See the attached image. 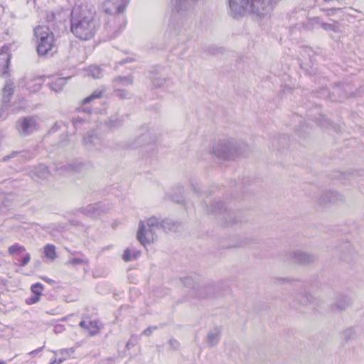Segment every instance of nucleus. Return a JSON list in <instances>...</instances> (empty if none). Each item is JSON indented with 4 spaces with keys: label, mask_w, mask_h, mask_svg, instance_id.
Here are the masks:
<instances>
[{
    "label": "nucleus",
    "mask_w": 364,
    "mask_h": 364,
    "mask_svg": "<svg viewBox=\"0 0 364 364\" xmlns=\"http://www.w3.org/2000/svg\"><path fill=\"white\" fill-rule=\"evenodd\" d=\"M98 28L95 13L87 6L75 5L71 14V31L75 36L82 41L91 39Z\"/></svg>",
    "instance_id": "f257e3e1"
},
{
    "label": "nucleus",
    "mask_w": 364,
    "mask_h": 364,
    "mask_svg": "<svg viewBox=\"0 0 364 364\" xmlns=\"http://www.w3.org/2000/svg\"><path fill=\"white\" fill-rule=\"evenodd\" d=\"M247 149L245 143L228 138L219 140L213 148L214 154L220 159L235 160L242 156Z\"/></svg>",
    "instance_id": "f03ea898"
},
{
    "label": "nucleus",
    "mask_w": 364,
    "mask_h": 364,
    "mask_svg": "<svg viewBox=\"0 0 364 364\" xmlns=\"http://www.w3.org/2000/svg\"><path fill=\"white\" fill-rule=\"evenodd\" d=\"M37 43V51L41 55H47L55 46L53 33L48 27L38 26L34 28Z\"/></svg>",
    "instance_id": "7ed1b4c3"
},
{
    "label": "nucleus",
    "mask_w": 364,
    "mask_h": 364,
    "mask_svg": "<svg viewBox=\"0 0 364 364\" xmlns=\"http://www.w3.org/2000/svg\"><path fill=\"white\" fill-rule=\"evenodd\" d=\"M129 0H105L102 4L103 11L109 14H117L121 21L119 29L124 28L126 20L122 15Z\"/></svg>",
    "instance_id": "20e7f679"
},
{
    "label": "nucleus",
    "mask_w": 364,
    "mask_h": 364,
    "mask_svg": "<svg viewBox=\"0 0 364 364\" xmlns=\"http://www.w3.org/2000/svg\"><path fill=\"white\" fill-rule=\"evenodd\" d=\"M159 232L155 229L146 228L144 222L141 220L136 235L137 240L143 246H146L157 240Z\"/></svg>",
    "instance_id": "39448f33"
},
{
    "label": "nucleus",
    "mask_w": 364,
    "mask_h": 364,
    "mask_svg": "<svg viewBox=\"0 0 364 364\" xmlns=\"http://www.w3.org/2000/svg\"><path fill=\"white\" fill-rule=\"evenodd\" d=\"M21 135L27 136L37 129L36 119L33 117H26L21 119L16 124Z\"/></svg>",
    "instance_id": "423d86ee"
},
{
    "label": "nucleus",
    "mask_w": 364,
    "mask_h": 364,
    "mask_svg": "<svg viewBox=\"0 0 364 364\" xmlns=\"http://www.w3.org/2000/svg\"><path fill=\"white\" fill-rule=\"evenodd\" d=\"M84 144L90 151H100L104 146L102 139L92 132H87L85 136Z\"/></svg>",
    "instance_id": "0eeeda50"
},
{
    "label": "nucleus",
    "mask_w": 364,
    "mask_h": 364,
    "mask_svg": "<svg viewBox=\"0 0 364 364\" xmlns=\"http://www.w3.org/2000/svg\"><path fill=\"white\" fill-rule=\"evenodd\" d=\"M291 259L294 263L300 265H308L313 263L315 256L301 250H295L291 254Z\"/></svg>",
    "instance_id": "6e6552de"
},
{
    "label": "nucleus",
    "mask_w": 364,
    "mask_h": 364,
    "mask_svg": "<svg viewBox=\"0 0 364 364\" xmlns=\"http://www.w3.org/2000/svg\"><path fill=\"white\" fill-rule=\"evenodd\" d=\"M194 296L198 299H207L213 296L215 285L213 284H197L193 287Z\"/></svg>",
    "instance_id": "1a4fd4ad"
},
{
    "label": "nucleus",
    "mask_w": 364,
    "mask_h": 364,
    "mask_svg": "<svg viewBox=\"0 0 364 364\" xmlns=\"http://www.w3.org/2000/svg\"><path fill=\"white\" fill-rule=\"evenodd\" d=\"M250 0H229V6L235 16L243 15L249 5Z\"/></svg>",
    "instance_id": "9d476101"
},
{
    "label": "nucleus",
    "mask_w": 364,
    "mask_h": 364,
    "mask_svg": "<svg viewBox=\"0 0 364 364\" xmlns=\"http://www.w3.org/2000/svg\"><path fill=\"white\" fill-rule=\"evenodd\" d=\"M11 55L9 48L3 46L0 50V75H4L8 73Z\"/></svg>",
    "instance_id": "9b49d317"
},
{
    "label": "nucleus",
    "mask_w": 364,
    "mask_h": 364,
    "mask_svg": "<svg viewBox=\"0 0 364 364\" xmlns=\"http://www.w3.org/2000/svg\"><path fill=\"white\" fill-rule=\"evenodd\" d=\"M197 0H171L172 13L185 11L193 6Z\"/></svg>",
    "instance_id": "f8f14e48"
},
{
    "label": "nucleus",
    "mask_w": 364,
    "mask_h": 364,
    "mask_svg": "<svg viewBox=\"0 0 364 364\" xmlns=\"http://www.w3.org/2000/svg\"><path fill=\"white\" fill-rule=\"evenodd\" d=\"M342 200L343 196L341 194L336 191H328L324 192L321 195L319 199V203L321 204H326L328 203H337L340 201H342Z\"/></svg>",
    "instance_id": "ddd939ff"
},
{
    "label": "nucleus",
    "mask_w": 364,
    "mask_h": 364,
    "mask_svg": "<svg viewBox=\"0 0 364 364\" xmlns=\"http://www.w3.org/2000/svg\"><path fill=\"white\" fill-rule=\"evenodd\" d=\"M80 326L87 330L90 336L98 334L101 329V326L97 321L83 320L80 322Z\"/></svg>",
    "instance_id": "4468645a"
},
{
    "label": "nucleus",
    "mask_w": 364,
    "mask_h": 364,
    "mask_svg": "<svg viewBox=\"0 0 364 364\" xmlns=\"http://www.w3.org/2000/svg\"><path fill=\"white\" fill-rule=\"evenodd\" d=\"M221 331L218 327L210 330L206 336V343L209 347H213L219 343L220 340Z\"/></svg>",
    "instance_id": "2eb2a0df"
},
{
    "label": "nucleus",
    "mask_w": 364,
    "mask_h": 364,
    "mask_svg": "<svg viewBox=\"0 0 364 364\" xmlns=\"http://www.w3.org/2000/svg\"><path fill=\"white\" fill-rule=\"evenodd\" d=\"M24 80H26V85L27 86V89L31 92H36L40 90L42 83H43V80L41 77H29L28 79L27 78L22 79L21 80L22 82H21L20 83L22 84Z\"/></svg>",
    "instance_id": "dca6fc26"
},
{
    "label": "nucleus",
    "mask_w": 364,
    "mask_h": 364,
    "mask_svg": "<svg viewBox=\"0 0 364 364\" xmlns=\"http://www.w3.org/2000/svg\"><path fill=\"white\" fill-rule=\"evenodd\" d=\"M133 83L134 77L132 75L118 76L113 80V87L119 90L123 87L132 85Z\"/></svg>",
    "instance_id": "f3484780"
},
{
    "label": "nucleus",
    "mask_w": 364,
    "mask_h": 364,
    "mask_svg": "<svg viewBox=\"0 0 364 364\" xmlns=\"http://www.w3.org/2000/svg\"><path fill=\"white\" fill-rule=\"evenodd\" d=\"M146 223L149 228L155 229L158 232H161L163 228H166V222L160 223L159 220L154 216L148 218Z\"/></svg>",
    "instance_id": "a211bd4d"
},
{
    "label": "nucleus",
    "mask_w": 364,
    "mask_h": 364,
    "mask_svg": "<svg viewBox=\"0 0 364 364\" xmlns=\"http://www.w3.org/2000/svg\"><path fill=\"white\" fill-rule=\"evenodd\" d=\"M138 144L141 146L149 144L156 141L155 136H153L150 132H146V133L142 134L140 136H139Z\"/></svg>",
    "instance_id": "6ab92c4d"
},
{
    "label": "nucleus",
    "mask_w": 364,
    "mask_h": 364,
    "mask_svg": "<svg viewBox=\"0 0 364 364\" xmlns=\"http://www.w3.org/2000/svg\"><path fill=\"white\" fill-rule=\"evenodd\" d=\"M67 78L60 77L50 84V87L55 92H60L66 84Z\"/></svg>",
    "instance_id": "aec40b11"
},
{
    "label": "nucleus",
    "mask_w": 364,
    "mask_h": 364,
    "mask_svg": "<svg viewBox=\"0 0 364 364\" xmlns=\"http://www.w3.org/2000/svg\"><path fill=\"white\" fill-rule=\"evenodd\" d=\"M14 87L13 83L7 82L3 90V100L5 102H8L10 100L11 96L13 95Z\"/></svg>",
    "instance_id": "412c9836"
},
{
    "label": "nucleus",
    "mask_w": 364,
    "mask_h": 364,
    "mask_svg": "<svg viewBox=\"0 0 364 364\" xmlns=\"http://www.w3.org/2000/svg\"><path fill=\"white\" fill-rule=\"evenodd\" d=\"M140 254V251L132 252V250L129 248H127L124 250V254L122 255V258L125 262H129L132 259L138 258Z\"/></svg>",
    "instance_id": "4be33fe9"
},
{
    "label": "nucleus",
    "mask_w": 364,
    "mask_h": 364,
    "mask_svg": "<svg viewBox=\"0 0 364 364\" xmlns=\"http://www.w3.org/2000/svg\"><path fill=\"white\" fill-rule=\"evenodd\" d=\"M322 21L318 17H314L312 18H309L306 23V27L308 29H314L321 28Z\"/></svg>",
    "instance_id": "5701e85b"
},
{
    "label": "nucleus",
    "mask_w": 364,
    "mask_h": 364,
    "mask_svg": "<svg viewBox=\"0 0 364 364\" xmlns=\"http://www.w3.org/2000/svg\"><path fill=\"white\" fill-rule=\"evenodd\" d=\"M103 93L104 90H96L90 96L84 99L83 103L88 104L92 102L94 100L102 98Z\"/></svg>",
    "instance_id": "b1692460"
},
{
    "label": "nucleus",
    "mask_w": 364,
    "mask_h": 364,
    "mask_svg": "<svg viewBox=\"0 0 364 364\" xmlns=\"http://www.w3.org/2000/svg\"><path fill=\"white\" fill-rule=\"evenodd\" d=\"M225 205L222 202H215L211 205L210 211L214 214H221L225 210Z\"/></svg>",
    "instance_id": "393cba45"
},
{
    "label": "nucleus",
    "mask_w": 364,
    "mask_h": 364,
    "mask_svg": "<svg viewBox=\"0 0 364 364\" xmlns=\"http://www.w3.org/2000/svg\"><path fill=\"white\" fill-rule=\"evenodd\" d=\"M44 251H45V255L48 258L53 260L56 257L55 248L54 245H46L44 247Z\"/></svg>",
    "instance_id": "a878e982"
},
{
    "label": "nucleus",
    "mask_w": 364,
    "mask_h": 364,
    "mask_svg": "<svg viewBox=\"0 0 364 364\" xmlns=\"http://www.w3.org/2000/svg\"><path fill=\"white\" fill-rule=\"evenodd\" d=\"M321 28L325 31H333L334 32H339V26L337 22H333V23H328L322 21Z\"/></svg>",
    "instance_id": "bb28decb"
},
{
    "label": "nucleus",
    "mask_w": 364,
    "mask_h": 364,
    "mask_svg": "<svg viewBox=\"0 0 364 364\" xmlns=\"http://www.w3.org/2000/svg\"><path fill=\"white\" fill-rule=\"evenodd\" d=\"M90 75L95 79H100L103 76V72L100 67L92 66L90 68Z\"/></svg>",
    "instance_id": "cd10ccee"
},
{
    "label": "nucleus",
    "mask_w": 364,
    "mask_h": 364,
    "mask_svg": "<svg viewBox=\"0 0 364 364\" xmlns=\"http://www.w3.org/2000/svg\"><path fill=\"white\" fill-rule=\"evenodd\" d=\"M114 90V92H117V97H119L120 99H128L131 97V93L126 90H124L123 88H119V90Z\"/></svg>",
    "instance_id": "c85d7f7f"
},
{
    "label": "nucleus",
    "mask_w": 364,
    "mask_h": 364,
    "mask_svg": "<svg viewBox=\"0 0 364 364\" xmlns=\"http://www.w3.org/2000/svg\"><path fill=\"white\" fill-rule=\"evenodd\" d=\"M38 177L47 178L49 175L48 167L44 165H41L37 171Z\"/></svg>",
    "instance_id": "c756f323"
},
{
    "label": "nucleus",
    "mask_w": 364,
    "mask_h": 364,
    "mask_svg": "<svg viewBox=\"0 0 364 364\" xmlns=\"http://www.w3.org/2000/svg\"><path fill=\"white\" fill-rule=\"evenodd\" d=\"M25 250V248L23 246H21L18 244H16V245H11V247H9V252L10 254H14L16 252H22V251H24Z\"/></svg>",
    "instance_id": "7c9ffc66"
},
{
    "label": "nucleus",
    "mask_w": 364,
    "mask_h": 364,
    "mask_svg": "<svg viewBox=\"0 0 364 364\" xmlns=\"http://www.w3.org/2000/svg\"><path fill=\"white\" fill-rule=\"evenodd\" d=\"M43 285L39 283H36L31 286V291L36 295L40 296L42 293Z\"/></svg>",
    "instance_id": "2f4dec72"
},
{
    "label": "nucleus",
    "mask_w": 364,
    "mask_h": 364,
    "mask_svg": "<svg viewBox=\"0 0 364 364\" xmlns=\"http://www.w3.org/2000/svg\"><path fill=\"white\" fill-rule=\"evenodd\" d=\"M350 304L349 301L347 299H344L343 301H338L336 304V306L339 310H343Z\"/></svg>",
    "instance_id": "473e14b6"
},
{
    "label": "nucleus",
    "mask_w": 364,
    "mask_h": 364,
    "mask_svg": "<svg viewBox=\"0 0 364 364\" xmlns=\"http://www.w3.org/2000/svg\"><path fill=\"white\" fill-rule=\"evenodd\" d=\"M87 261L86 259H81V258H73V259H70L68 262V264H71V265H77V264H87Z\"/></svg>",
    "instance_id": "72a5a7b5"
},
{
    "label": "nucleus",
    "mask_w": 364,
    "mask_h": 364,
    "mask_svg": "<svg viewBox=\"0 0 364 364\" xmlns=\"http://www.w3.org/2000/svg\"><path fill=\"white\" fill-rule=\"evenodd\" d=\"M312 296L310 294L301 295L299 301L303 305H308L311 302Z\"/></svg>",
    "instance_id": "f704fd0d"
},
{
    "label": "nucleus",
    "mask_w": 364,
    "mask_h": 364,
    "mask_svg": "<svg viewBox=\"0 0 364 364\" xmlns=\"http://www.w3.org/2000/svg\"><path fill=\"white\" fill-rule=\"evenodd\" d=\"M74 352H75V349L73 348H70L61 349L59 351V353L62 355V357H65V358H67V357L70 356Z\"/></svg>",
    "instance_id": "c9c22d12"
},
{
    "label": "nucleus",
    "mask_w": 364,
    "mask_h": 364,
    "mask_svg": "<svg viewBox=\"0 0 364 364\" xmlns=\"http://www.w3.org/2000/svg\"><path fill=\"white\" fill-rule=\"evenodd\" d=\"M169 344L172 347L173 349L176 350L179 348L180 343L176 339H170L169 340Z\"/></svg>",
    "instance_id": "e433bc0d"
},
{
    "label": "nucleus",
    "mask_w": 364,
    "mask_h": 364,
    "mask_svg": "<svg viewBox=\"0 0 364 364\" xmlns=\"http://www.w3.org/2000/svg\"><path fill=\"white\" fill-rule=\"evenodd\" d=\"M122 123V121L120 119H111L109 120V124L111 127H118Z\"/></svg>",
    "instance_id": "4c0bfd02"
},
{
    "label": "nucleus",
    "mask_w": 364,
    "mask_h": 364,
    "mask_svg": "<svg viewBox=\"0 0 364 364\" xmlns=\"http://www.w3.org/2000/svg\"><path fill=\"white\" fill-rule=\"evenodd\" d=\"M31 260V256L29 254H26L21 261V265L26 266Z\"/></svg>",
    "instance_id": "58836bf2"
},
{
    "label": "nucleus",
    "mask_w": 364,
    "mask_h": 364,
    "mask_svg": "<svg viewBox=\"0 0 364 364\" xmlns=\"http://www.w3.org/2000/svg\"><path fill=\"white\" fill-rule=\"evenodd\" d=\"M154 329H156V327H149L143 331L142 334L146 336H149L152 333Z\"/></svg>",
    "instance_id": "ea45409f"
},
{
    "label": "nucleus",
    "mask_w": 364,
    "mask_h": 364,
    "mask_svg": "<svg viewBox=\"0 0 364 364\" xmlns=\"http://www.w3.org/2000/svg\"><path fill=\"white\" fill-rule=\"evenodd\" d=\"M65 360H66V358L65 357H61L58 359L55 358L52 362L50 363V364H61Z\"/></svg>",
    "instance_id": "a19ab883"
},
{
    "label": "nucleus",
    "mask_w": 364,
    "mask_h": 364,
    "mask_svg": "<svg viewBox=\"0 0 364 364\" xmlns=\"http://www.w3.org/2000/svg\"><path fill=\"white\" fill-rule=\"evenodd\" d=\"M17 155V152L16 151H14L10 155H7V156H5L3 159H2V161H7L8 160H9L10 159L16 156Z\"/></svg>",
    "instance_id": "79ce46f5"
},
{
    "label": "nucleus",
    "mask_w": 364,
    "mask_h": 364,
    "mask_svg": "<svg viewBox=\"0 0 364 364\" xmlns=\"http://www.w3.org/2000/svg\"><path fill=\"white\" fill-rule=\"evenodd\" d=\"M39 296L36 295L30 299V301H28V304H35L39 301Z\"/></svg>",
    "instance_id": "37998d69"
},
{
    "label": "nucleus",
    "mask_w": 364,
    "mask_h": 364,
    "mask_svg": "<svg viewBox=\"0 0 364 364\" xmlns=\"http://www.w3.org/2000/svg\"><path fill=\"white\" fill-rule=\"evenodd\" d=\"M43 349V348H38L36 350H34L31 352H30L28 354L31 355H33V356H35L40 351H41Z\"/></svg>",
    "instance_id": "c03bdc74"
},
{
    "label": "nucleus",
    "mask_w": 364,
    "mask_h": 364,
    "mask_svg": "<svg viewBox=\"0 0 364 364\" xmlns=\"http://www.w3.org/2000/svg\"><path fill=\"white\" fill-rule=\"evenodd\" d=\"M339 10H340L339 9H331L326 10V12H327L326 15L327 16H331V12L333 13L334 11H339Z\"/></svg>",
    "instance_id": "a18cd8bd"
},
{
    "label": "nucleus",
    "mask_w": 364,
    "mask_h": 364,
    "mask_svg": "<svg viewBox=\"0 0 364 364\" xmlns=\"http://www.w3.org/2000/svg\"><path fill=\"white\" fill-rule=\"evenodd\" d=\"M227 215H228V217H229V218H231V216H232V215H233V213H232V211H228V213H227ZM229 222H230V223H235V221H234V220H230V221H229Z\"/></svg>",
    "instance_id": "49530a36"
},
{
    "label": "nucleus",
    "mask_w": 364,
    "mask_h": 364,
    "mask_svg": "<svg viewBox=\"0 0 364 364\" xmlns=\"http://www.w3.org/2000/svg\"><path fill=\"white\" fill-rule=\"evenodd\" d=\"M163 83H164V80H159V82H157V83H156L155 85H156V86H160V85H163Z\"/></svg>",
    "instance_id": "de8ad7c7"
},
{
    "label": "nucleus",
    "mask_w": 364,
    "mask_h": 364,
    "mask_svg": "<svg viewBox=\"0 0 364 364\" xmlns=\"http://www.w3.org/2000/svg\"><path fill=\"white\" fill-rule=\"evenodd\" d=\"M43 280L46 281V282H48V283L53 282V280L50 279H48V278H43Z\"/></svg>",
    "instance_id": "09e8293b"
},
{
    "label": "nucleus",
    "mask_w": 364,
    "mask_h": 364,
    "mask_svg": "<svg viewBox=\"0 0 364 364\" xmlns=\"http://www.w3.org/2000/svg\"><path fill=\"white\" fill-rule=\"evenodd\" d=\"M80 122H82V121L78 119H76L73 120V124L75 126L77 124V123Z\"/></svg>",
    "instance_id": "8fccbe9b"
},
{
    "label": "nucleus",
    "mask_w": 364,
    "mask_h": 364,
    "mask_svg": "<svg viewBox=\"0 0 364 364\" xmlns=\"http://www.w3.org/2000/svg\"><path fill=\"white\" fill-rule=\"evenodd\" d=\"M47 313L49 314H52V315L55 314V313L53 311H48Z\"/></svg>",
    "instance_id": "3c124183"
},
{
    "label": "nucleus",
    "mask_w": 364,
    "mask_h": 364,
    "mask_svg": "<svg viewBox=\"0 0 364 364\" xmlns=\"http://www.w3.org/2000/svg\"><path fill=\"white\" fill-rule=\"evenodd\" d=\"M0 364H6L4 361H0Z\"/></svg>",
    "instance_id": "603ef678"
},
{
    "label": "nucleus",
    "mask_w": 364,
    "mask_h": 364,
    "mask_svg": "<svg viewBox=\"0 0 364 364\" xmlns=\"http://www.w3.org/2000/svg\"><path fill=\"white\" fill-rule=\"evenodd\" d=\"M63 321H66L67 320V317H65L62 319Z\"/></svg>",
    "instance_id": "864d4df0"
}]
</instances>
